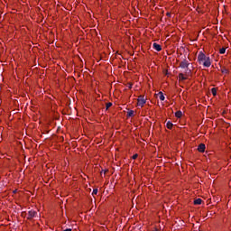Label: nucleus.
Masks as SVG:
<instances>
[{"mask_svg":"<svg viewBox=\"0 0 231 231\" xmlns=\"http://www.w3.org/2000/svg\"><path fill=\"white\" fill-rule=\"evenodd\" d=\"M198 60L199 62V64L203 63L204 68H210V58L207 57L205 55V53H203L202 51H200L198 55Z\"/></svg>","mask_w":231,"mask_h":231,"instance_id":"1","label":"nucleus"},{"mask_svg":"<svg viewBox=\"0 0 231 231\" xmlns=\"http://www.w3.org/2000/svg\"><path fill=\"white\" fill-rule=\"evenodd\" d=\"M146 99L143 96H140L137 99V106L140 107H143V105L145 104Z\"/></svg>","mask_w":231,"mask_h":231,"instance_id":"2","label":"nucleus"},{"mask_svg":"<svg viewBox=\"0 0 231 231\" xmlns=\"http://www.w3.org/2000/svg\"><path fill=\"white\" fill-rule=\"evenodd\" d=\"M189 66H190V63L187 60H184L180 63V68L182 69H186V68H189Z\"/></svg>","mask_w":231,"mask_h":231,"instance_id":"3","label":"nucleus"},{"mask_svg":"<svg viewBox=\"0 0 231 231\" xmlns=\"http://www.w3.org/2000/svg\"><path fill=\"white\" fill-rule=\"evenodd\" d=\"M37 217L36 211L30 210V211L27 213V219H33V217Z\"/></svg>","mask_w":231,"mask_h":231,"instance_id":"4","label":"nucleus"},{"mask_svg":"<svg viewBox=\"0 0 231 231\" xmlns=\"http://www.w3.org/2000/svg\"><path fill=\"white\" fill-rule=\"evenodd\" d=\"M205 149H206L205 143H200L198 147L199 152H205Z\"/></svg>","mask_w":231,"mask_h":231,"instance_id":"5","label":"nucleus"},{"mask_svg":"<svg viewBox=\"0 0 231 231\" xmlns=\"http://www.w3.org/2000/svg\"><path fill=\"white\" fill-rule=\"evenodd\" d=\"M152 46H153V49L156 50V51H162V45L154 42Z\"/></svg>","mask_w":231,"mask_h":231,"instance_id":"6","label":"nucleus"},{"mask_svg":"<svg viewBox=\"0 0 231 231\" xmlns=\"http://www.w3.org/2000/svg\"><path fill=\"white\" fill-rule=\"evenodd\" d=\"M157 96L160 98V100H162V102L163 100H165V96L163 95V92H159Z\"/></svg>","mask_w":231,"mask_h":231,"instance_id":"7","label":"nucleus"},{"mask_svg":"<svg viewBox=\"0 0 231 231\" xmlns=\"http://www.w3.org/2000/svg\"><path fill=\"white\" fill-rule=\"evenodd\" d=\"M182 116H183V113H182L181 111H177V112L175 113V116H176L177 118H181Z\"/></svg>","mask_w":231,"mask_h":231,"instance_id":"8","label":"nucleus"},{"mask_svg":"<svg viewBox=\"0 0 231 231\" xmlns=\"http://www.w3.org/2000/svg\"><path fill=\"white\" fill-rule=\"evenodd\" d=\"M203 200L201 199H197L194 200V205H201Z\"/></svg>","mask_w":231,"mask_h":231,"instance_id":"9","label":"nucleus"},{"mask_svg":"<svg viewBox=\"0 0 231 231\" xmlns=\"http://www.w3.org/2000/svg\"><path fill=\"white\" fill-rule=\"evenodd\" d=\"M179 79H180V80H187V77H185V76L183 75V73H180V74H179Z\"/></svg>","mask_w":231,"mask_h":231,"instance_id":"10","label":"nucleus"},{"mask_svg":"<svg viewBox=\"0 0 231 231\" xmlns=\"http://www.w3.org/2000/svg\"><path fill=\"white\" fill-rule=\"evenodd\" d=\"M172 125H174L171 121H168L167 124H166V127L168 129H172Z\"/></svg>","mask_w":231,"mask_h":231,"instance_id":"11","label":"nucleus"},{"mask_svg":"<svg viewBox=\"0 0 231 231\" xmlns=\"http://www.w3.org/2000/svg\"><path fill=\"white\" fill-rule=\"evenodd\" d=\"M184 73H185V75H190V73H192V70L190 69H189V67H188V68L185 69Z\"/></svg>","mask_w":231,"mask_h":231,"instance_id":"12","label":"nucleus"},{"mask_svg":"<svg viewBox=\"0 0 231 231\" xmlns=\"http://www.w3.org/2000/svg\"><path fill=\"white\" fill-rule=\"evenodd\" d=\"M211 93L214 97L217 95V90L216 89V88H211Z\"/></svg>","mask_w":231,"mask_h":231,"instance_id":"13","label":"nucleus"},{"mask_svg":"<svg viewBox=\"0 0 231 231\" xmlns=\"http://www.w3.org/2000/svg\"><path fill=\"white\" fill-rule=\"evenodd\" d=\"M98 194V189H94L92 191V196H97Z\"/></svg>","mask_w":231,"mask_h":231,"instance_id":"14","label":"nucleus"},{"mask_svg":"<svg viewBox=\"0 0 231 231\" xmlns=\"http://www.w3.org/2000/svg\"><path fill=\"white\" fill-rule=\"evenodd\" d=\"M226 51V48H222V49L219 50V53H220L221 55L225 54Z\"/></svg>","mask_w":231,"mask_h":231,"instance_id":"15","label":"nucleus"},{"mask_svg":"<svg viewBox=\"0 0 231 231\" xmlns=\"http://www.w3.org/2000/svg\"><path fill=\"white\" fill-rule=\"evenodd\" d=\"M111 106H113V103H111V102L106 103V110L109 109V107H111Z\"/></svg>","mask_w":231,"mask_h":231,"instance_id":"16","label":"nucleus"},{"mask_svg":"<svg viewBox=\"0 0 231 231\" xmlns=\"http://www.w3.org/2000/svg\"><path fill=\"white\" fill-rule=\"evenodd\" d=\"M134 115V111L131 110L127 112V116H133Z\"/></svg>","mask_w":231,"mask_h":231,"instance_id":"17","label":"nucleus"},{"mask_svg":"<svg viewBox=\"0 0 231 231\" xmlns=\"http://www.w3.org/2000/svg\"><path fill=\"white\" fill-rule=\"evenodd\" d=\"M222 73H228V69H222Z\"/></svg>","mask_w":231,"mask_h":231,"instance_id":"18","label":"nucleus"},{"mask_svg":"<svg viewBox=\"0 0 231 231\" xmlns=\"http://www.w3.org/2000/svg\"><path fill=\"white\" fill-rule=\"evenodd\" d=\"M136 158H138V154L133 155V160H136Z\"/></svg>","mask_w":231,"mask_h":231,"instance_id":"19","label":"nucleus"},{"mask_svg":"<svg viewBox=\"0 0 231 231\" xmlns=\"http://www.w3.org/2000/svg\"><path fill=\"white\" fill-rule=\"evenodd\" d=\"M63 231H71V229H65V230H63Z\"/></svg>","mask_w":231,"mask_h":231,"instance_id":"20","label":"nucleus"},{"mask_svg":"<svg viewBox=\"0 0 231 231\" xmlns=\"http://www.w3.org/2000/svg\"><path fill=\"white\" fill-rule=\"evenodd\" d=\"M129 88H133V85H129Z\"/></svg>","mask_w":231,"mask_h":231,"instance_id":"21","label":"nucleus"}]
</instances>
